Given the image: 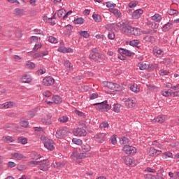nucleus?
Masks as SVG:
<instances>
[{
	"mask_svg": "<svg viewBox=\"0 0 179 179\" xmlns=\"http://www.w3.org/2000/svg\"><path fill=\"white\" fill-rule=\"evenodd\" d=\"M36 110H30L29 112V117H30V118H33V117H34L35 115H36Z\"/></svg>",
	"mask_w": 179,
	"mask_h": 179,
	"instance_id": "nucleus-63",
	"label": "nucleus"
},
{
	"mask_svg": "<svg viewBox=\"0 0 179 179\" xmlns=\"http://www.w3.org/2000/svg\"><path fill=\"white\" fill-rule=\"evenodd\" d=\"M26 169H27L26 165H18L17 166V170H18V171H24V170H26Z\"/></svg>",
	"mask_w": 179,
	"mask_h": 179,
	"instance_id": "nucleus-56",
	"label": "nucleus"
},
{
	"mask_svg": "<svg viewBox=\"0 0 179 179\" xmlns=\"http://www.w3.org/2000/svg\"><path fill=\"white\" fill-rule=\"evenodd\" d=\"M152 52L154 53V55H155V57H157L158 58H161V57H163L164 55V52L157 46H155L153 48Z\"/></svg>",
	"mask_w": 179,
	"mask_h": 179,
	"instance_id": "nucleus-11",
	"label": "nucleus"
},
{
	"mask_svg": "<svg viewBox=\"0 0 179 179\" xmlns=\"http://www.w3.org/2000/svg\"><path fill=\"white\" fill-rule=\"evenodd\" d=\"M23 36V34L22 33V30L17 29L15 31V36L17 38H22V36Z\"/></svg>",
	"mask_w": 179,
	"mask_h": 179,
	"instance_id": "nucleus-54",
	"label": "nucleus"
},
{
	"mask_svg": "<svg viewBox=\"0 0 179 179\" xmlns=\"http://www.w3.org/2000/svg\"><path fill=\"white\" fill-rule=\"evenodd\" d=\"M41 47V43H35L34 48H33V51H37L38 48Z\"/></svg>",
	"mask_w": 179,
	"mask_h": 179,
	"instance_id": "nucleus-64",
	"label": "nucleus"
},
{
	"mask_svg": "<svg viewBox=\"0 0 179 179\" xmlns=\"http://www.w3.org/2000/svg\"><path fill=\"white\" fill-rule=\"evenodd\" d=\"M22 83H30L31 82V78H29L27 74L23 75L21 78Z\"/></svg>",
	"mask_w": 179,
	"mask_h": 179,
	"instance_id": "nucleus-28",
	"label": "nucleus"
},
{
	"mask_svg": "<svg viewBox=\"0 0 179 179\" xmlns=\"http://www.w3.org/2000/svg\"><path fill=\"white\" fill-rule=\"evenodd\" d=\"M17 143H22V145H26L27 143V138L26 137H18Z\"/></svg>",
	"mask_w": 179,
	"mask_h": 179,
	"instance_id": "nucleus-37",
	"label": "nucleus"
},
{
	"mask_svg": "<svg viewBox=\"0 0 179 179\" xmlns=\"http://www.w3.org/2000/svg\"><path fill=\"white\" fill-rule=\"evenodd\" d=\"M123 152H124L126 155H134V153H136V148L131 145H124Z\"/></svg>",
	"mask_w": 179,
	"mask_h": 179,
	"instance_id": "nucleus-7",
	"label": "nucleus"
},
{
	"mask_svg": "<svg viewBox=\"0 0 179 179\" xmlns=\"http://www.w3.org/2000/svg\"><path fill=\"white\" fill-rule=\"evenodd\" d=\"M46 22L49 23L50 26H55V21H52V19H55V15L52 16L51 17L48 18L45 16Z\"/></svg>",
	"mask_w": 179,
	"mask_h": 179,
	"instance_id": "nucleus-34",
	"label": "nucleus"
},
{
	"mask_svg": "<svg viewBox=\"0 0 179 179\" xmlns=\"http://www.w3.org/2000/svg\"><path fill=\"white\" fill-rule=\"evenodd\" d=\"M43 162H39V169L40 170H42V171H45V164L44 163L45 160H43Z\"/></svg>",
	"mask_w": 179,
	"mask_h": 179,
	"instance_id": "nucleus-52",
	"label": "nucleus"
},
{
	"mask_svg": "<svg viewBox=\"0 0 179 179\" xmlns=\"http://www.w3.org/2000/svg\"><path fill=\"white\" fill-rule=\"evenodd\" d=\"M151 19L152 20H154V22H160V20H162V15L159 14H155Z\"/></svg>",
	"mask_w": 179,
	"mask_h": 179,
	"instance_id": "nucleus-38",
	"label": "nucleus"
},
{
	"mask_svg": "<svg viewBox=\"0 0 179 179\" xmlns=\"http://www.w3.org/2000/svg\"><path fill=\"white\" fill-rule=\"evenodd\" d=\"M94 106H97L95 108L98 110V111H101V113H104L106 111H108V110H111V105L108 104L107 101L94 103Z\"/></svg>",
	"mask_w": 179,
	"mask_h": 179,
	"instance_id": "nucleus-1",
	"label": "nucleus"
},
{
	"mask_svg": "<svg viewBox=\"0 0 179 179\" xmlns=\"http://www.w3.org/2000/svg\"><path fill=\"white\" fill-rule=\"evenodd\" d=\"M73 134L75 136H86L87 132L86 130H85V129L78 127L77 129H74Z\"/></svg>",
	"mask_w": 179,
	"mask_h": 179,
	"instance_id": "nucleus-8",
	"label": "nucleus"
},
{
	"mask_svg": "<svg viewBox=\"0 0 179 179\" xmlns=\"http://www.w3.org/2000/svg\"><path fill=\"white\" fill-rule=\"evenodd\" d=\"M138 66L141 71H145V69L148 68V66H146V64H143V63H138Z\"/></svg>",
	"mask_w": 179,
	"mask_h": 179,
	"instance_id": "nucleus-53",
	"label": "nucleus"
},
{
	"mask_svg": "<svg viewBox=\"0 0 179 179\" xmlns=\"http://www.w3.org/2000/svg\"><path fill=\"white\" fill-rule=\"evenodd\" d=\"M156 30H153V29H148L146 31H143V34H154V33H156Z\"/></svg>",
	"mask_w": 179,
	"mask_h": 179,
	"instance_id": "nucleus-57",
	"label": "nucleus"
},
{
	"mask_svg": "<svg viewBox=\"0 0 179 179\" xmlns=\"http://www.w3.org/2000/svg\"><path fill=\"white\" fill-rule=\"evenodd\" d=\"M162 96H164V97H171V93L169 92V91H162L161 92Z\"/></svg>",
	"mask_w": 179,
	"mask_h": 179,
	"instance_id": "nucleus-58",
	"label": "nucleus"
},
{
	"mask_svg": "<svg viewBox=\"0 0 179 179\" xmlns=\"http://www.w3.org/2000/svg\"><path fill=\"white\" fill-rule=\"evenodd\" d=\"M90 145L89 144H85L82 145L81 150L83 153H87V152H90Z\"/></svg>",
	"mask_w": 179,
	"mask_h": 179,
	"instance_id": "nucleus-31",
	"label": "nucleus"
},
{
	"mask_svg": "<svg viewBox=\"0 0 179 179\" xmlns=\"http://www.w3.org/2000/svg\"><path fill=\"white\" fill-rule=\"evenodd\" d=\"M20 124L21 127H23L24 128H27V127H29V122L26 120L21 121Z\"/></svg>",
	"mask_w": 179,
	"mask_h": 179,
	"instance_id": "nucleus-61",
	"label": "nucleus"
},
{
	"mask_svg": "<svg viewBox=\"0 0 179 179\" xmlns=\"http://www.w3.org/2000/svg\"><path fill=\"white\" fill-rule=\"evenodd\" d=\"M12 157L17 159V160H22L24 156L18 152H13L11 154Z\"/></svg>",
	"mask_w": 179,
	"mask_h": 179,
	"instance_id": "nucleus-29",
	"label": "nucleus"
},
{
	"mask_svg": "<svg viewBox=\"0 0 179 179\" xmlns=\"http://www.w3.org/2000/svg\"><path fill=\"white\" fill-rule=\"evenodd\" d=\"M173 29V22H168L162 27V31H169Z\"/></svg>",
	"mask_w": 179,
	"mask_h": 179,
	"instance_id": "nucleus-21",
	"label": "nucleus"
},
{
	"mask_svg": "<svg viewBox=\"0 0 179 179\" xmlns=\"http://www.w3.org/2000/svg\"><path fill=\"white\" fill-rule=\"evenodd\" d=\"M143 40L148 43H153V41H155V37L150 36H145L143 37Z\"/></svg>",
	"mask_w": 179,
	"mask_h": 179,
	"instance_id": "nucleus-40",
	"label": "nucleus"
},
{
	"mask_svg": "<svg viewBox=\"0 0 179 179\" xmlns=\"http://www.w3.org/2000/svg\"><path fill=\"white\" fill-rule=\"evenodd\" d=\"M12 107H13V102L12 101L5 102L4 103H2L1 106V110H5L6 108H12Z\"/></svg>",
	"mask_w": 179,
	"mask_h": 179,
	"instance_id": "nucleus-20",
	"label": "nucleus"
},
{
	"mask_svg": "<svg viewBox=\"0 0 179 179\" xmlns=\"http://www.w3.org/2000/svg\"><path fill=\"white\" fill-rule=\"evenodd\" d=\"M48 41L52 44H57V43H58V39L54 36H49Z\"/></svg>",
	"mask_w": 179,
	"mask_h": 179,
	"instance_id": "nucleus-48",
	"label": "nucleus"
},
{
	"mask_svg": "<svg viewBox=\"0 0 179 179\" xmlns=\"http://www.w3.org/2000/svg\"><path fill=\"white\" fill-rule=\"evenodd\" d=\"M148 155L151 156L152 157H156V156H159V155H162L161 150H157L155 149V148H150L147 151Z\"/></svg>",
	"mask_w": 179,
	"mask_h": 179,
	"instance_id": "nucleus-10",
	"label": "nucleus"
},
{
	"mask_svg": "<svg viewBox=\"0 0 179 179\" xmlns=\"http://www.w3.org/2000/svg\"><path fill=\"white\" fill-rule=\"evenodd\" d=\"M167 13L168 15L173 16L174 15H177L178 13V11L177 10L170 8V9H168Z\"/></svg>",
	"mask_w": 179,
	"mask_h": 179,
	"instance_id": "nucleus-44",
	"label": "nucleus"
},
{
	"mask_svg": "<svg viewBox=\"0 0 179 179\" xmlns=\"http://www.w3.org/2000/svg\"><path fill=\"white\" fill-rule=\"evenodd\" d=\"M14 14L15 15V16H23L24 15V10L23 9H20L19 8H15L14 10Z\"/></svg>",
	"mask_w": 179,
	"mask_h": 179,
	"instance_id": "nucleus-23",
	"label": "nucleus"
},
{
	"mask_svg": "<svg viewBox=\"0 0 179 179\" xmlns=\"http://www.w3.org/2000/svg\"><path fill=\"white\" fill-rule=\"evenodd\" d=\"M74 113H76V114H77V115L81 118H86V115L83 112L76 110H74Z\"/></svg>",
	"mask_w": 179,
	"mask_h": 179,
	"instance_id": "nucleus-47",
	"label": "nucleus"
},
{
	"mask_svg": "<svg viewBox=\"0 0 179 179\" xmlns=\"http://www.w3.org/2000/svg\"><path fill=\"white\" fill-rule=\"evenodd\" d=\"M166 121V116H158L153 119L152 122H159V124H163Z\"/></svg>",
	"mask_w": 179,
	"mask_h": 179,
	"instance_id": "nucleus-22",
	"label": "nucleus"
},
{
	"mask_svg": "<svg viewBox=\"0 0 179 179\" xmlns=\"http://www.w3.org/2000/svg\"><path fill=\"white\" fill-rule=\"evenodd\" d=\"M31 157L34 160H37L38 159H40V155H38L37 152H34L31 153Z\"/></svg>",
	"mask_w": 179,
	"mask_h": 179,
	"instance_id": "nucleus-49",
	"label": "nucleus"
},
{
	"mask_svg": "<svg viewBox=\"0 0 179 179\" xmlns=\"http://www.w3.org/2000/svg\"><path fill=\"white\" fill-rule=\"evenodd\" d=\"M107 134L106 133H99L96 135V139L99 143H103L106 139Z\"/></svg>",
	"mask_w": 179,
	"mask_h": 179,
	"instance_id": "nucleus-12",
	"label": "nucleus"
},
{
	"mask_svg": "<svg viewBox=\"0 0 179 179\" xmlns=\"http://www.w3.org/2000/svg\"><path fill=\"white\" fill-rule=\"evenodd\" d=\"M55 143H54V141L50 138H45V148L48 149V150H54V149H55Z\"/></svg>",
	"mask_w": 179,
	"mask_h": 179,
	"instance_id": "nucleus-9",
	"label": "nucleus"
},
{
	"mask_svg": "<svg viewBox=\"0 0 179 179\" xmlns=\"http://www.w3.org/2000/svg\"><path fill=\"white\" fill-rule=\"evenodd\" d=\"M17 128L15 124H7L4 126V129L8 131H15V129Z\"/></svg>",
	"mask_w": 179,
	"mask_h": 179,
	"instance_id": "nucleus-27",
	"label": "nucleus"
},
{
	"mask_svg": "<svg viewBox=\"0 0 179 179\" xmlns=\"http://www.w3.org/2000/svg\"><path fill=\"white\" fill-rule=\"evenodd\" d=\"M25 66L27 69H34V68H36V64L31 62H27Z\"/></svg>",
	"mask_w": 179,
	"mask_h": 179,
	"instance_id": "nucleus-36",
	"label": "nucleus"
},
{
	"mask_svg": "<svg viewBox=\"0 0 179 179\" xmlns=\"http://www.w3.org/2000/svg\"><path fill=\"white\" fill-rule=\"evenodd\" d=\"M55 83V80L51 76L45 77V86H52Z\"/></svg>",
	"mask_w": 179,
	"mask_h": 179,
	"instance_id": "nucleus-17",
	"label": "nucleus"
},
{
	"mask_svg": "<svg viewBox=\"0 0 179 179\" xmlns=\"http://www.w3.org/2000/svg\"><path fill=\"white\" fill-rule=\"evenodd\" d=\"M139 44H141L139 40H133L129 42V45H131V47H136V48H139Z\"/></svg>",
	"mask_w": 179,
	"mask_h": 179,
	"instance_id": "nucleus-33",
	"label": "nucleus"
},
{
	"mask_svg": "<svg viewBox=\"0 0 179 179\" xmlns=\"http://www.w3.org/2000/svg\"><path fill=\"white\" fill-rule=\"evenodd\" d=\"M2 141L6 143H12V142H15V141H16V138L10 136H3Z\"/></svg>",
	"mask_w": 179,
	"mask_h": 179,
	"instance_id": "nucleus-16",
	"label": "nucleus"
},
{
	"mask_svg": "<svg viewBox=\"0 0 179 179\" xmlns=\"http://www.w3.org/2000/svg\"><path fill=\"white\" fill-rule=\"evenodd\" d=\"M143 15V10L142 9H137L133 12L132 17L134 19H139L141 17V15Z\"/></svg>",
	"mask_w": 179,
	"mask_h": 179,
	"instance_id": "nucleus-14",
	"label": "nucleus"
},
{
	"mask_svg": "<svg viewBox=\"0 0 179 179\" xmlns=\"http://www.w3.org/2000/svg\"><path fill=\"white\" fill-rule=\"evenodd\" d=\"M55 136L56 138H57V139H64V138L68 136V128L63 127L62 129H58L56 131Z\"/></svg>",
	"mask_w": 179,
	"mask_h": 179,
	"instance_id": "nucleus-5",
	"label": "nucleus"
},
{
	"mask_svg": "<svg viewBox=\"0 0 179 179\" xmlns=\"http://www.w3.org/2000/svg\"><path fill=\"white\" fill-rule=\"evenodd\" d=\"M118 23L117 24H108L106 26V29L109 30V31H111V30H118Z\"/></svg>",
	"mask_w": 179,
	"mask_h": 179,
	"instance_id": "nucleus-18",
	"label": "nucleus"
},
{
	"mask_svg": "<svg viewBox=\"0 0 179 179\" xmlns=\"http://www.w3.org/2000/svg\"><path fill=\"white\" fill-rule=\"evenodd\" d=\"M147 86L148 89H150V90H151L152 92H157V87L152 85H148Z\"/></svg>",
	"mask_w": 179,
	"mask_h": 179,
	"instance_id": "nucleus-59",
	"label": "nucleus"
},
{
	"mask_svg": "<svg viewBox=\"0 0 179 179\" xmlns=\"http://www.w3.org/2000/svg\"><path fill=\"white\" fill-rule=\"evenodd\" d=\"M113 111L115 113H120L121 111V105L120 103H116L113 105Z\"/></svg>",
	"mask_w": 179,
	"mask_h": 179,
	"instance_id": "nucleus-42",
	"label": "nucleus"
},
{
	"mask_svg": "<svg viewBox=\"0 0 179 179\" xmlns=\"http://www.w3.org/2000/svg\"><path fill=\"white\" fill-rule=\"evenodd\" d=\"M65 13H66V11L64 9H60L57 11V16L58 17L64 19V15H65Z\"/></svg>",
	"mask_w": 179,
	"mask_h": 179,
	"instance_id": "nucleus-43",
	"label": "nucleus"
},
{
	"mask_svg": "<svg viewBox=\"0 0 179 179\" xmlns=\"http://www.w3.org/2000/svg\"><path fill=\"white\" fill-rule=\"evenodd\" d=\"M71 157L72 159H73V160H78V159H85L86 157H90V154L85 153L83 152L80 154H78V152H73Z\"/></svg>",
	"mask_w": 179,
	"mask_h": 179,
	"instance_id": "nucleus-6",
	"label": "nucleus"
},
{
	"mask_svg": "<svg viewBox=\"0 0 179 179\" xmlns=\"http://www.w3.org/2000/svg\"><path fill=\"white\" fill-rule=\"evenodd\" d=\"M80 35L82 37H84V38H89V37H90V34H89V33L87 32V31H82L80 33Z\"/></svg>",
	"mask_w": 179,
	"mask_h": 179,
	"instance_id": "nucleus-46",
	"label": "nucleus"
},
{
	"mask_svg": "<svg viewBox=\"0 0 179 179\" xmlns=\"http://www.w3.org/2000/svg\"><path fill=\"white\" fill-rule=\"evenodd\" d=\"M155 69H159V64H149L148 67V71L152 72V71H155Z\"/></svg>",
	"mask_w": 179,
	"mask_h": 179,
	"instance_id": "nucleus-32",
	"label": "nucleus"
},
{
	"mask_svg": "<svg viewBox=\"0 0 179 179\" xmlns=\"http://www.w3.org/2000/svg\"><path fill=\"white\" fill-rule=\"evenodd\" d=\"M110 12L112 13H114L115 15L117 16V17H121V16H122L121 12H120V10H118V9L111 8Z\"/></svg>",
	"mask_w": 179,
	"mask_h": 179,
	"instance_id": "nucleus-39",
	"label": "nucleus"
},
{
	"mask_svg": "<svg viewBox=\"0 0 179 179\" xmlns=\"http://www.w3.org/2000/svg\"><path fill=\"white\" fill-rule=\"evenodd\" d=\"M35 132L36 133L37 136H41L40 139L43 142L44 146H45V129L43 127H34Z\"/></svg>",
	"mask_w": 179,
	"mask_h": 179,
	"instance_id": "nucleus-4",
	"label": "nucleus"
},
{
	"mask_svg": "<svg viewBox=\"0 0 179 179\" xmlns=\"http://www.w3.org/2000/svg\"><path fill=\"white\" fill-rule=\"evenodd\" d=\"M118 52L120 54H123L124 55H127V57H132V55H135L134 52H132L129 50L121 48L118 49Z\"/></svg>",
	"mask_w": 179,
	"mask_h": 179,
	"instance_id": "nucleus-13",
	"label": "nucleus"
},
{
	"mask_svg": "<svg viewBox=\"0 0 179 179\" xmlns=\"http://www.w3.org/2000/svg\"><path fill=\"white\" fill-rule=\"evenodd\" d=\"M40 38L38 36H31L29 40V43L31 44L38 43Z\"/></svg>",
	"mask_w": 179,
	"mask_h": 179,
	"instance_id": "nucleus-35",
	"label": "nucleus"
},
{
	"mask_svg": "<svg viewBox=\"0 0 179 179\" xmlns=\"http://www.w3.org/2000/svg\"><path fill=\"white\" fill-rule=\"evenodd\" d=\"M108 89H110V90H118L120 89V85L114 83L109 82L108 84Z\"/></svg>",
	"mask_w": 179,
	"mask_h": 179,
	"instance_id": "nucleus-19",
	"label": "nucleus"
},
{
	"mask_svg": "<svg viewBox=\"0 0 179 179\" xmlns=\"http://www.w3.org/2000/svg\"><path fill=\"white\" fill-rule=\"evenodd\" d=\"M122 159L124 160L127 166H131L132 164V159L129 158L128 156H122Z\"/></svg>",
	"mask_w": 179,
	"mask_h": 179,
	"instance_id": "nucleus-26",
	"label": "nucleus"
},
{
	"mask_svg": "<svg viewBox=\"0 0 179 179\" xmlns=\"http://www.w3.org/2000/svg\"><path fill=\"white\" fill-rule=\"evenodd\" d=\"M73 143L75 145H82V140L78 138H73L72 139Z\"/></svg>",
	"mask_w": 179,
	"mask_h": 179,
	"instance_id": "nucleus-60",
	"label": "nucleus"
},
{
	"mask_svg": "<svg viewBox=\"0 0 179 179\" xmlns=\"http://www.w3.org/2000/svg\"><path fill=\"white\" fill-rule=\"evenodd\" d=\"M130 90H131V92H134V93H136L139 92V88H138L137 85H133L130 87Z\"/></svg>",
	"mask_w": 179,
	"mask_h": 179,
	"instance_id": "nucleus-55",
	"label": "nucleus"
},
{
	"mask_svg": "<svg viewBox=\"0 0 179 179\" xmlns=\"http://www.w3.org/2000/svg\"><path fill=\"white\" fill-rule=\"evenodd\" d=\"M73 22L75 24H83V23H85V19L82 17H78L74 20Z\"/></svg>",
	"mask_w": 179,
	"mask_h": 179,
	"instance_id": "nucleus-41",
	"label": "nucleus"
},
{
	"mask_svg": "<svg viewBox=\"0 0 179 179\" xmlns=\"http://www.w3.org/2000/svg\"><path fill=\"white\" fill-rule=\"evenodd\" d=\"M120 145H124V146L128 145V143H129V138L123 136L120 139Z\"/></svg>",
	"mask_w": 179,
	"mask_h": 179,
	"instance_id": "nucleus-30",
	"label": "nucleus"
},
{
	"mask_svg": "<svg viewBox=\"0 0 179 179\" xmlns=\"http://www.w3.org/2000/svg\"><path fill=\"white\" fill-rule=\"evenodd\" d=\"M45 56V52H40L38 53H35L34 55V58L36 59V58H41V57H44Z\"/></svg>",
	"mask_w": 179,
	"mask_h": 179,
	"instance_id": "nucleus-51",
	"label": "nucleus"
},
{
	"mask_svg": "<svg viewBox=\"0 0 179 179\" xmlns=\"http://www.w3.org/2000/svg\"><path fill=\"white\" fill-rule=\"evenodd\" d=\"M103 55L99 53V49L94 48L90 50L89 58L91 61L96 62L99 59H101Z\"/></svg>",
	"mask_w": 179,
	"mask_h": 179,
	"instance_id": "nucleus-3",
	"label": "nucleus"
},
{
	"mask_svg": "<svg viewBox=\"0 0 179 179\" xmlns=\"http://www.w3.org/2000/svg\"><path fill=\"white\" fill-rule=\"evenodd\" d=\"M69 120V119L66 116H62L59 118V121L60 122H62L63 124L68 122Z\"/></svg>",
	"mask_w": 179,
	"mask_h": 179,
	"instance_id": "nucleus-50",
	"label": "nucleus"
},
{
	"mask_svg": "<svg viewBox=\"0 0 179 179\" xmlns=\"http://www.w3.org/2000/svg\"><path fill=\"white\" fill-rule=\"evenodd\" d=\"M117 26L118 27H120V29H121V31H122V33H124V34H127V35L131 34L132 27L129 25L127 21L124 20L118 22Z\"/></svg>",
	"mask_w": 179,
	"mask_h": 179,
	"instance_id": "nucleus-2",
	"label": "nucleus"
},
{
	"mask_svg": "<svg viewBox=\"0 0 179 179\" xmlns=\"http://www.w3.org/2000/svg\"><path fill=\"white\" fill-rule=\"evenodd\" d=\"M124 104L126 107H128L129 108H132L136 106L135 99H128L124 101Z\"/></svg>",
	"mask_w": 179,
	"mask_h": 179,
	"instance_id": "nucleus-15",
	"label": "nucleus"
},
{
	"mask_svg": "<svg viewBox=\"0 0 179 179\" xmlns=\"http://www.w3.org/2000/svg\"><path fill=\"white\" fill-rule=\"evenodd\" d=\"M138 5V1H131L129 3V8H135Z\"/></svg>",
	"mask_w": 179,
	"mask_h": 179,
	"instance_id": "nucleus-62",
	"label": "nucleus"
},
{
	"mask_svg": "<svg viewBox=\"0 0 179 179\" xmlns=\"http://www.w3.org/2000/svg\"><path fill=\"white\" fill-rule=\"evenodd\" d=\"M92 17H93L94 20H95L98 23L101 22V16H100V15L94 14L92 15Z\"/></svg>",
	"mask_w": 179,
	"mask_h": 179,
	"instance_id": "nucleus-45",
	"label": "nucleus"
},
{
	"mask_svg": "<svg viewBox=\"0 0 179 179\" xmlns=\"http://www.w3.org/2000/svg\"><path fill=\"white\" fill-rule=\"evenodd\" d=\"M141 33V29L131 27V31L130 32V34L132 36H139Z\"/></svg>",
	"mask_w": 179,
	"mask_h": 179,
	"instance_id": "nucleus-25",
	"label": "nucleus"
},
{
	"mask_svg": "<svg viewBox=\"0 0 179 179\" xmlns=\"http://www.w3.org/2000/svg\"><path fill=\"white\" fill-rule=\"evenodd\" d=\"M53 103L55 104H61L62 103V98L59 95H55L52 96Z\"/></svg>",
	"mask_w": 179,
	"mask_h": 179,
	"instance_id": "nucleus-24",
	"label": "nucleus"
}]
</instances>
